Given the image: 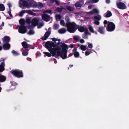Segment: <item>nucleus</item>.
<instances>
[{"instance_id":"f257e3e1","label":"nucleus","mask_w":129,"mask_h":129,"mask_svg":"<svg viewBox=\"0 0 129 129\" xmlns=\"http://www.w3.org/2000/svg\"><path fill=\"white\" fill-rule=\"evenodd\" d=\"M45 46L52 54V56L56 55L63 59L67 58V50L68 47L66 44L61 43L60 45L55 46L52 42L48 41L46 43Z\"/></svg>"},{"instance_id":"f03ea898","label":"nucleus","mask_w":129,"mask_h":129,"mask_svg":"<svg viewBox=\"0 0 129 129\" xmlns=\"http://www.w3.org/2000/svg\"><path fill=\"white\" fill-rule=\"evenodd\" d=\"M76 25L74 22H67L66 23L65 26L67 27L68 31L70 33H74L77 29Z\"/></svg>"},{"instance_id":"7ed1b4c3","label":"nucleus","mask_w":129,"mask_h":129,"mask_svg":"<svg viewBox=\"0 0 129 129\" xmlns=\"http://www.w3.org/2000/svg\"><path fill=\"white\" fill-rule=\"evenodd\" d=\"M25 0H20L19 3V7L21 8L24 9V7L29 8L31 7V4H28Z\"/></svg>"},{"instance_id":"20e7f679","label":"nucleus","mask_w":129,"mask_h":129,"mask_svg":"<svg viewBox=\"0 0 129 129\" xmlns=\"http://www.w3.org/2000/svg\"><path fill=\"white\" fill-rule=\"evenodd\" d=\"M10 72L14 76L18 77H22L23 76L22 71L20 70H12Z\"/></svg>"},{"instance_id":"39448f33","label":"nucleus","mask_w":129,"mask_h":129,"mask_svg":"<svg viewBox=\"0 0 129 129\" xmlns=\"http://www.w3.org/2000/svg\"><path fill=\"white\" fill-rule=\"evenodd\" d=\"M32 19L31 17H28L26 19V23L28 24H29L31 22V25H29L28 26V28L29 29V31L28 32V34L29 35H31L32 34V21L31 20Z\"/></svg>"},{"instance_id":"423d86ee","label":"nucleus","mask_w":129,"mask_h":129,"mask_svg":"<svg viewBox=\"0 0 129 129\" xmlns=\"http://www.w3.org/2000/svg\"><path fill=\"white\" fill-rule=\"evenodd\" d=\"M115 28V25L113 22H108V26L107 28V30L109 31H111L114 30Z\"/></svg>"},{"instance_id":"0eeeda50","label":"nucleus","mask_w":129,"mask_h":129,"mask_svg":"<svg viewBox=\"0 0 129 129\" xmlns=\"http://www.w3.org/2000/svg\"><path fill=\"white\" fill-rule=\"evenodd\" d=\"M42 19L46 21H48L50 19H52V18L49 15L45 14H42Z\"/></svg>"},{"instance_id":"6e6552de","label":"nucleus","mask_w":129,"mask_h":129,"mask_svg":"<svg viewBox=\"0 0 129 129\" xmlns=\"http://www.w3.org/2000/svg\"><path fill=\"white\" fill-rule=\"evenodd\" d=\"M19 32L21 34H24L27 31L26 28L25 26H21L19 27Z\"/></svg>"},{"instance_id":"1a4fd4ad","label":"nucleus","mask_w":129,"mask_h":129,"mask_svg":"<svg viewBox=\"0 0 129 129\" xmlns=\"http://www.w3.org/2000/svg\"><path fill=\"white\" fill-rule=\"evenodd\" d=\"M117 6L118 8L120 9H124L126 8V6L124 3L121 2H117Z\"/></svg>"},{"instance_id":"9d476101","label":"nucleus","mask_w":129,"mask_h":129,"mask_svg":"<svg viewBox=\"0 0 129 129\" xmlns=\"http://www.w3.org/2000/svg\"><path fill=\"white\" fill-rule=\"evenodd\" d=\"M51 29V28H49L48 30L46 32L44 35V37L42 38V39L43 40H45L51 34V31H50V29Z\"/></svg>"},{"instance_id":"9b49d317","label":"nucleus","mask_w":129,"mask_h":129,"mask_svg":"<svg viewBox=\"0 0 129 129\" xmlns=\"http://www.w3.org/2000/svg\"><path fill=\"white\" fill-rule=\"evenodd\" d=\"M77 48H75L73 50V51L74 53L75 57L76 58H78L79 57L80 54L77 51Z\"/></svg>"},{"instance_id":"f8f14e48","label":"nucleus","mask_w":129,"mask_h":129,"mask_svg":"<svg viewBox=\"0 0 129 129\" xmlns=\"http://www.w3.org/2000/svg\"><path fill=\"white\" fill-rule=\"evenodd\" d=\"M39 19L38 18H35L33 19V26H36L38 24Z\"/></svg>"},{"instance_id":"ddd939ff","label":"nucleus","mask_w":129,"mask_h":129,"mask_svg":"<svg viewBox=\"0 0 129 129\" xmlns=\"http://www.w3.org/2000/svg\"><path fill=\"white\" fill-rule=\"evenodd\" d=\"M105 25H104V27L102 26L100 27L99 28V31L101 34H103L105 31Z\"/></svg>"},{"instance_id":"4468645a","label":"nucleus","mask_w":129,"mask_h":129,"mask_svg":"<svg viewBox=\"0 0 129 129\" xmlns=\"http://www.w3.org/2000/svg\"><path fill=\"white\" fill-rule=\"evenodd\" d=\"M88 28L90 32L92 33H94L96 35L97 34V32L94 31V29L92 26L89 25H88Z\"/></svg>"},{"instance_id":"2eb2a0df","label":"nucleus","mask_w":129,"mask_h":129,"mask_svg":"<svg viewBox=\"0 0 129 129\" xmlns=\"http://www.w3.org/2000/svg\"><path fill=\"white\" fill-rule=\"evenodd\" d=\"M78 46L79 49L83 51H85L87 49L86 47L84 45L78 44Z\"/></svg>"},{"instance_id":"dca6fc26","label":"nucleus","mask_w":129,"mask_h":129,"mask_svg":"<svg viewBox=\"0 0 129 129\" xmlns=\"http://www.w3.org/2000/svg\"><path fill=\"white\" fill-rule=\"evenodd\" d=\"M10 47V44L8 43H6L4 44L3 45V49L5 50H8L9 49Z\"/></svg>"},{"instance_id":"f3484780","label":"nucleus","mask_w":129,"mask_h":129,"mask_svg":"<svg viewBox=\"0 0 129 129\" xmlns=\"http://www.w3.org/2000/svg\"><path fill=\"white\" fill-rule=\"evenodd\" d=\"M22 46L24 48H29L30 45L28 44L26 42H24L22 43Z\"/></svg>"},{"instance_id":"a211bd4d","label":"nucleus","mask_w":129,"mask_h":129,"mask_svg":"<svg viewBox=\"0 0 129 129\" xmlns=\"http://www.w3.org/2000/svg\"><path fill=\"white\" fill-rule=\"evenodd\" d=\"M10 38L9 37L7 36H5L3 38V41L8 42L10 41Z\"/></svg>"},{"instance_id":"6ab92c4d","label":"nucleus","mask_w":129,"mask_h":129,"mask_svg":"<svg viewBox=\"0 0 129 129\" xmlns=\"http://www.w3.org/2000/svg\"><path fill=\"white\" fill-rule=\"evenodd\" d=\"M5 64L4 62L1 63V64L0 65V72H2L3 71L4 69V66Z\"/></svg>"},{"instance_id":"aec40b11","label":"nucleus","mask_w":129,"mask_h":129,"mask_svg":"<svg viewBox=\"0 0 129 129\" xmlns=\"http://www.w3.org/2000/svg\"><path fill=\"white\" fill-rule=\"evenodd\" d=\"M66 31L67 30L66 29L63 28L59 29L58 32L60 34H63L65 33Z\"/></svg>"},{"instance_id":"412c9836","label":"nucleus","mask_w":129,"mask_h":129,"mask_svg":"<svg viewBox=\"0 0 129 129\" xmlns=\"http://www.w3.org/2000/svg\"><path fill=\"white\" fill-rule=\"evenodd\" d=\"M20 23L21 24V26H24V25L25 24V19H20L19 21Z\"/></svg>"},{"instance_id":"4be33fe9","label":"nucleus","mask_w":129,"mask_h":129,"mask_svg":"<svg viewBox=\"0 0 129 129\" xmlns=\"http://www.w3.org/2000/svg\"><path fill=\"white\" fill-rule=\"evenodd\" d=\"M93 13V14H98L99 13V11L98 9L96 8H95L92 10Z\"/></svg>"},{"instance_id":"5701e85b","label":"nucleus","mask_w":129,"mask_h":129,"mask_svg":"<svg viewBox=\"0 0 129 129\" xmlns=\"http://www.w3.org/2000/svg\"><path fill=\"white\" fill-rule=\"evenodd\" d=\"M112 16L111 12L109 11H108L106 12V14L105 17H109Z\"/></svg>"},{"instance_id":"b1692460","label":"nucleus","mask_w":129,"mask_h":129,"mask_svg":"<svg viewBox=\"0 0 129 129\" xmlns=\"http://www.w3.org/2000/svg\"><path fill=\"white\" fill-rule=\"evenodd\" d=\"M85 28L83 26H79L78 27V29L80 32H82L84 31Z\"/></svg>"},{"instance_id":"393cba45","label":"nucleus","mask_w":129,"mask_h":129,"mask_svg":"<svg viewBox=\"0 0 129 129\" xmlns=\"http://www.w3.org/2000/svg\"><path fill=\"white\" fill-rule=\"evenodd\" d=\"M94 19L96 20H100L101 18V15H97L94 16Z\"/></svg>"},{"instance_id":"a878e982","label":"nucleus","mask_w":129,"mask_h":129,"mask_svg":"<svg viewBox=\"0 0 129 129\" xmlns=\"http://www.w3.org/2000/svg\"><path fill=\"white\" fill-rule=\"evenodd\" d=\"M52 40L55 42V43L57 44L58 45L59 44V43L60 40H58L57 39L55 38H52Z\"/></svg>"},{"instance_id":"bb28decb","label":"nucleus","mask_w":129,"mask_h":129,"mask_svg":"<svg viewBox=\"0 0 129 129\" xmlns=\"http://www.w3.org/2000/svg\"><path fill=\"white\" fill-rule=\"evenodd\" d=\"M83 3L81 4L80 2H78L75 4V6L77 7H81L83 5Z\"/></svg>"},{"instance_id":"cd10ccee","label":"nucleus","mask_w":129,"mask_h":129,"mask_svg":"<svg viewBox=\"0 0 129 129\" xmlns=\"http://www.w3.org/2000/svg\"><path fill=\"white\" fill-rule=\"evenodd\" d=\"M84 13L83 12L81 13H75V14L76 16L80 17L83 16Z\"/></svg>"},{"instance_id":"c85d7f7f","label":"nucleus","mask_w":129,"mask_h":129,"mask_svg":"<svg viewBox=\"0 0 129 129\" xmlns=\"http://www.w3.org/2000/svg\"><path fill=\"white\" fill-rule=\"evenodd\" d=\"M43 4L40 3H38L37 7L39 9L42 8L43 7Z\"/></svg>"},{"instance_id":"c756f323","label":"nucleus","mask_w":129,"mask_h":129,"mask_svg":"<svg viewBox=\"0 0 129 129\" xmlns=\"http://www.w3.org/2000/svg\"><path fill=\"white\" fill-rule=\"evenodd\" d=\"M66 8L68 10L71 11H72L74 10V8L70 6H67Z\"/></svg>"},{"instance_id":"7c9ffc66","label":"nucleus","mask_w":129,"mask_h":129,"mask_svg":"<svg viewBox=\"0 0 129 129\" xmlns=\"http://www.w3.org/2000/svg\"><path fill=\"white\" fill-rule=\"evenodd\" d=\"M5 9L4 5L2 4H0V11H3Z\"/></svg>"},{"instance_id":"2f4dec72","label":"nucleus","mask_w":129,"mask_h":129,"mask_svg":"<svg viewBox=\"0 0 129 129\" xmlns=\"http://www.w3.org/2000/svg\"><path fill=\"white\" fill-rule=\"evenodd\" d=\"M26 11L25 10H23L20 12L18 14L21 17L22 16L23 14L25 13Z\"/></svg>"},{"instance_id":"473e14b6","label":"nucleus","mask_w":129,"mask_h":129,"mask_svg":"<svg viewBox=\"0 0 129 129\" xmlns=\"http://www.w3.org/2000/svg\"><path fill=\"white\" fill-rule=\"evenodd\" d=\"M55 17L56 20L58 21H59L61 18V15L59 14L56 15Z\"/></svg>"},{"instance_id":"72a5a7b5","label":"nucleus","mask_w":129,"mask_h":129,"mask_svg":"<svg viewBox=\"0 0 129 129\" xmlns=\"http://www.w3.org/2000/svg\"><path fill=\"white\" fill-rule=\"evenodd\" d=\"M5 77L2 76H0V82H3L5 80Z\"/></svg>"},{"instance_id":"f704fd0d","label":"nucleus","mask_w":129,"mask_h":129,"mask_svg":"<svg viewBox=\"0 0 129 129\" xmlns=\"http://www.w3.org/2000/svg\"><path fill=\"white\" fill-rule=\"evenodd\" d=\"M43 53L45 55H46V56L48 57H50L51 56H52V54L51 53H49L48 52H44Z\"/></svg>"},{"instance_id":"c9c22d12","label":"nucleus","mask_w":129,"mask_h":129,"mask_svg":"<svg viewBox=\"0 0 129 129\" xmlns=\"http://www.w3.org/2000/svg\"><path fill=\"white\" fill-rule=\"evenodd\" d=\"M74 39L77 41H78L80 40V37L78 36H75L73 37Z\"/></svg>"},{"instance_id":"e433bc0d","label":"nucleus","mask_w":129,"mask_h":129,"mask_svg":"<svg viewBox=\"0 0 129 129\" xmlns=\"http://www.w3.org/2000/svg\"><path fill=\"white\" fill-rule=\"evenodd\" d=\"M60 24L62 26H65L66 24L65 25V22L63 20H60Z\"/></svg>"},{"instance_id":"4c0bfd02","label":"nucleus","mask_w":129,"mask_h":129,"mask_svg":"<svg viewBox=\"0 0 129 129\" xmlns=\"http://www.w3.org/2000/svg\"><path fill=\"white\" fill-rule=\"evenodd\" d=\"M38 3L33 1V8H35L37 7Z\"/></svg>"},{"instance_id":"58836bf2","label":"nucleus","mask_w":129,"mask_h":129,"mask_svg":"<svg viewBox=\"0 0 129 129\" xmlns=\"http://www.w3.org/2000/svg\"><path fill=\"white\" fill-rule=\"evenodd\" d=\"M84 31L86 35H91V34L89 33L88 29L86 28H85Z\"/></svg>"},{"instance_id":"ea45409f","label":"nucleus","mask_w":129,"mask_h":129,"mask_svg":"<svg viewBox=\"0 0 129 129\" xmlns=\"http://www.w3.org/2000/svg\"><path fill=\"white\" fill-rule=\"evenodd\" d=\"M63 9L62 7H61V8H57L55 10L58 12H60L62 11V10Z\"/></svg>"},{"instance_id":"a19ab883","label":"nucleus","mask_w":129,"mask_h":129,"mask_svg":"<svg viewBox=\"0 0 129 129\" xmlns=\"http://www.w3.org/2000/svg\"><path fill=\"white\" fill-rule=\"evenodd\" d=\"M43 25L44 24L43 23H40L38 26V28H40L41 27L43 26Z\"/></svg>"},{"instance_id":"79ce46f5","label":"nucleus","mask_w":129,"mask_h":129,"mask_svg":"<svg viewBox=\"0 0 129 129\" xmlns=\"http://www.w3.org/2000/svg\"><path fill=\"white\" fill-rule=\"evenodd\" d=\"M51 12V10H47L44 11H43L44 13H50Z\"/></svg>"},{"instance_id":"37998d69","label":"nucleus","mask_w":129,"mask_h":129,"mask_svg":"<svg viewBox=\"0 0 129 129\" xmlns=\"http://www.w3.org/2000/svg\"><path fill=\"white\" fill-rule=\"evenodd\" d=\"M59 26V25L58 24H55L54 25V27L55 29H57Z\"/></svg>"},{"instance_id":"c03bdc74","label":"nucleus","mask_w":129,"mask_h":129,"mask_svg":"<svg viewBox=\"0 0 129 129\" xmlns=\"http://www.w3.org/2000/svg\"><path fill=\"white\" fill-rule=\"evenodd\" d=\"M26 11V12L27 13L29 14L30 15L32 14V12L31 10H28Z\"/></svg>"},{"instance_id":"a18cd8bd","label":"nucleus","mask_w":129,"mask_h":129,"mask_svg":"<svg viewBox=\"0 0 129 129\" xmlns=\"http://www.w3.org/2000/svg\"><path fill=\"white\" fill-rule=\"evenodd\" d=\"M12 52L13 54H14L15 55H18L19 54L16 51H15L14 50H13L12 51Z\"/></svg>"},{"instance_id":"49530a36","label":"nucleus","mask_w":129,"mask_h":129,"mask_svg":"<svg viewBox=\"0 0 129 129\" xmlns=\"http://www.w3.org/2000/svg\"><path fill=\"white\" fill-rule=\"evenodd\" d=\"M28 54V53L26 51H24L22 53V54L24 56H26Z\"/></svg>"},{"instance_id":"de8ad7c7","label":"nucleus","mask_w":129,"mask_h":129,"mask_svg":"<svg viewBox=\"0 0 129 129\" xmlns=\"http://www.w3.org/2000/svg\"><path fill=\"white\" fill-rule=\"evenodd\" d=\"M90 53L89 51H87L85 52V54L86 56H88L90 54Z\"/></svg>"},{"instance_id":"09e8293b","label":"nucleus","mask_w":129,"mask_h":129,"mask_svg":"<svg viewBox=\"0 0 129 129\" xmlns=\"http://www.w3.org/2000/svg\"><path fill=\"white\" fill-rule=\"evenodd\" d=\"M94 24L97 25H99L100 24V22L98 21L95 20L94 21Z\"/></svg>"},{"instance_id":"8fccbe9b","label":"nucleus","mask_w":129,"mask_h":129,"mask_svg":"<svg viewBox=\"0 0 129 129\" xmlns=\"http://www.w3.org/2000/svg\"><path fill=\"white\" fill-rule=\"evenodd\" d=\"M86 14H87L88 15H92L93 14V13L92 12V11L90 12H87L86 13Z\"/></svg>"},{"instance_id":"3c124183","label":"nucleus","mask_w":129,"mask_h":129,"mask_svg":"<svg viewBox=\"0 0 129 129\" xmlns=\"http://www.w3.org/2000/svg\"><path fill=\"white\" fill-rule=\"evenodd\" d=\"M89 45H88V46L89 47V48H92L93 47L92 45L91 44H90L89 43H88Z\"/></svg>"},{"instance_id":"603ef678","label":"nucleus","mask_w":129,"mask_h":129,"mask_svg":"<svg viewBox=\"0 0 129 129\" xmlns=\"http://www.w3.org/2000/svg\"><path fill=\"white\" fill-rule=\"evenodd\" d=\"M80 42L81 43H84L85 41L83 39H81L80 40Z\"/></svg>"},{"instance_id":"864d4df0","label":"nucleus","mask_w":129,"mask_h":129,"mask_svg":"<svg viewBox=\"0 0 129 129\" xmlns=\"http://www.w3.org/2000/svg\"><path fill=\"white\" fill-rule=\"evenodd\" d=\"M11 9H10V10H9V11H8V13L10 16L12 17V15H11Z\"/></svg>"},{"instance_id":"5fc2aeb1","label":"nucleus","mask_w":129,"mask_h":129,"mask_svg":"<svg viewBox=\"0 0 129 129\" xmlns=\"http://www.w3.org/2000/svg\"><path fill=\"white\" fill-rule=\"evenodd\" d=\"M8 6L9 8V9H10V8L12 6L11 4L10 3H9L8 4Z\"/></svg>"},{"instance_id":"6e6d98bb","label":"nucleus","mask_w":129,"mask_h":129,"mask_svg":"<svg viewBox=\"0 0 129 129\" xmlns=\"http://www.w3.org/2000/svg\"><path fill=\"white\" fill-rule=\"evenodd\" d=\"M56 4L58 5H59V3L58 2L57 0H56L55 1Z\"/></svg>"},{"instance_id":"4d7b16f0","label":"nucleus","mask_w":129,"mask_h":129,"mask_svg":"<svg viewBox=\"0 0 129 129\" xmlns=\"http://www.w3.org/2000/svg\"><path fill=\"white\" fill-rule=\"evenodd\" d=\"M107 23H108V22L106 20H105L104 22V23L105 25Z\"/></svg>"},{"instance_id":"13d9d810","label":"nucleus","mask_w":129,"mask_h":129,"mask_svg":"<svg viewBox=\"0 0 129 129\" xmlns=\"http://www.w3.org/2000/svg\"><path fill=\"white\" fill-rule=\"evenodd\" d=\"M56 0H50V1L51 3H53L54 2H55Z\"/></svg>"},{"instance_id":"bf43d9fd","label":"nucleus","mask_w":129,"mask_h":129,"mask_svg":"<svg viewBox=\"0 0 129 129\" xmlns=\"http://www.w3.org/2000/svg\"><path fill=\"white\" fill-rule=\"evenodd\" d=\"M92 0L95 3L98 2L99 1V0Z\"/></svg>"},{"instance_id":"052dcab7","label":"nucleus","mask_w":129,"mask_h":129,"mask_svg":"<svg viewBox=\"0 0 129 129\" xmlns=\"http://www.w3.org/2000/svg\"><path fill=\"white\" fill-rule=\"evenodd\" d=\"M106 2L107 3H109L110 2V0H106Z\"/></svg>"},{"instance_id":"680f3d73","label":"nucleus","mask_w":129,"mask_h":129,"mask_svg":"<svg viewBox=\"0 0 129 129\" xmlns=\"http://www.w3.org/2000/svg\"><path fill=\"white\" fill-rule=\"evenodd\" d=\"M83 38L85 39H87V37L86 35H84L83 36Z\"/></svg>"},{"instance_id":"e2e57ef3","label":"nucleus","mask_w":129,"mask_h":129,"mask_svg":"<svg viewBox=\"0 0 129 129\" xmlns=\"http://www.w3.org/2000/svg\"><path fill=\"white\" fill-rule=\"evenodd\" d=\"M73 55V54L72 53L70 54L68 56L69 57H70L71 56Z\"/></svg>"},{"instance_id":"0e129e2a","label":"nucleus","mask_w":129,"mask_h":129,"mask_svg":"<svg viewBox=\"0 0 129 129\" xmlns=\"http://www.w3.org/2000/svg\"><path fill=\"white\" fill-rule=\"evenodd\" d=\"M66 19L67 20H69V19L68 16H66Z\"/></svg>"},{"instance_id":"69168bd1","label":"nucleus","mask_w":129,"mask_h":129,"mask_svg":"<svg viewBox=\"0 0 129 129\" xmlns=\"http://www.w3.org/2000/svg\"><path fill=\"white\" fill-rule=\"evenodd\" d=\"M70 47L72 48L73 47V44H71L70 45Z\"/></svg>"},{"instance_id":"338daca9","label":"nucleus","mask_w":129,"mask_h":129,"mask_svg":"<svg viewBox=\"0 0 129 129\" xmlns=\"http://www.w3.org/2000/svg\"><path fill=\"white\" fill-rule=\"evenodd\" d=\"M92 6H88V8L89 9H90Z\"/></svg>"},{"instance_id":"774afa93","label":"nucleus","mask_w":129,"mask_h":129,"mask_svg":"<svg viewBox=\"0 0 129 129\" xmlns=\"http://www.w3.org/2000/svg\"><path fill=\"white\" fill-rule=\"evenodd\" d=\"M36 15V14L35 13H33V16H35Z\"/></svg>"}]
</instances>
